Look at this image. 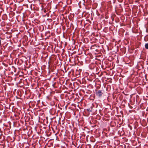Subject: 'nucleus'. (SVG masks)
<instances>
[{
  "label": "nucleus",
  "instance_id": "f257e3e1",
  "mask_svg": "<svg viewBox=\"0 0 148 148\" xmlns=\"http://www.w3.org/2000/svg\"><path fill=\"white\" fill-rule=\"evenodd\" d=\"M103 93L101 92V90H98L96 93V95L99 97H101Z\"/></svg>",
  "mask_w": 148,
  "mask_h": 148
},
{
  "label": "nucleus",
  "instance_id": "f03ea898",
  "mask_svg": "<svg viewBox=\"0 0 148 148\" xmlns=\"http://www.w3.org/2000/svg\"><path fill=\"white\" fill-rule=\"evenodd\" d=\"M145 47L147 49H148V43H147L145 45Z\"/></svg>",
  "mask_w": 148,
  "mask_h": 148
},
{
  "label": "nucleus",
  "instance_id": "7ed1b4c3",
  "mask_svg": "<svg viewBox=\"0 0 148 148\" xmlns=\"http://www.w3.org/2000/svg\"><path fill=\"white\" fill-rule=\"evenodd\" d=\"M147 38V37L146 36V37H145V38H144V40H145V41H147V40L146 39Z\"/></svg>",
  "mask_w": 148,
  "mask_h": 148
},
{
  "label": "nucleus",
  "instance_id": "20e7f679",
  "mask_svg": "<svg viewBox=\"0 0 148 148\" xmlns=\"http://www.w3.org/2000/svg\"><path fill=\"white\" fill-rule=\"evenodd\" d=\"M87 110L88 111H90V112L92 111L91 110H90V109H89H89H87Z\"/></svg>",
  "mask_w": 148,
  "mask_h": 148
},
{
  "label": "nucleus",
  "instance_id": "39448f33",
  "mask_svg": "<svg viewBox=\"0 0 148 148\" xmlns=\"http://www.w3.org/2000/svg\"><path fill=\"white\" fill-rule=\"evenodd\" d=\"M147 121H148V118H147Z\"/></svg>",
  "mask_w": 148,
  "mask_h": 148
},
{
  "label": "nucleus",
  "instance_id": "423d86ee",
  "mask_svg": "<svg viewBox=\"0 0 148 148\" xmlns=\"http://www.w3.org/2000/svg\"><path fill=\"white\" fill-rule=\"evenodd\" d=\"M147 29H146V31H147Z\"/></svg>",
  "mask_w": 148,
  "mask_h": 148
}]
</instances>
